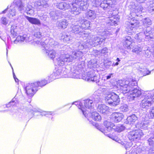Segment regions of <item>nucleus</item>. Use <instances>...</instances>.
<instances>
[{"mask_svg":"<svg viewBox=\"0 0 154 154\" xmlns=\"http://www.w3.org/2000/svg\"><path fill=\"white\" fill-rule=\"evenodd\" d=\"M136 81L132 80L131 81H123L120 84V88L122 91V93L126 94L129 92L131 94V97L133 98V100L140 97L141 94L140 90L134 86L137 85Z\"/></svg>","mask_w":154,"mask_h":154,"instance_id":"obj_1","label":"nucleus"},{"mask_svg":"<svg viewBox=\"0 0 154 154\" xmlns=\"http://www.w3.org/2000/svg\"><path fill=\"white\" fill-rule=\"evenodd\" d=\"M72 77L76 79H82L89 82H96L98 85L99 82L100 76L96 75L94 71H91L88 72L86 77L82 76L81 74H79V72L75 70L72 73Z\"/></svg>","mask_w":154,"mask_h":154,"instance_id":"obj_2","label":"nucleus"},{"mask_svg":"<svg viewBox=\"0 0 154 154\" xmlns=\"http://www.w3.org/2000/svg\"><path fill=\"white\" fill-rule=\"evenodd\" d=\"M72 50V49L69 47L67 46L66 48V50L65 51V52H64L63 50L58 51L57 52V55H58L59 56H57V57L54 60L55 64L56 66H62L69 63L68 57V56L66 53V52L68 53L69 52L71 51Z\"/></svg>","mask_w":154,"mask_h":154,"instance_id":"obj_3","label":"nucleus"},{"mask_svg":"<svg viewBox=\"0 0 154 154\" xmlns=\"http://www.w3.org/2000/svg\"><path fill=\"white\" fill-rule=\"evenodd\" d=\"M15 3L17 9L21 13L26 12L27 14L29 16L34 14V11L32 6L29 4L27 0H17Z\"/></svg>","mask_w":154,"mask_h":154,"instance_id":"obj_4","label":"nucleus"},{"mask_svg":"<svg viewBox=\"0 0 154 154\" xmlns=\"http://www.w3.org/2000/svg\"><path fill=\"white\" fill-rule=\"evenodd\" d=\"M79 103V108L81 109L84 116L87 118L90 111L87 110L86 109H88V110L93 109L94 106L93 101L91 99H88L82 101Z\"/></svg>","mask_w":154,"mask_h":154,"instance_id":"obj_5","label":"nucleus"},{"mask_svg":"<svg viewBox=\"0 0 154 154\" xmlns=\"http://www.w3.org/2000/svg\"><path fill=\"white\" fill-rule=\"evenodd\" d=\"M106 95L105 97L106 103L113 106L119 104L120 98L119 95L116 93L111 91H108L106 93Z\"/></svg>","mask_w":154,"mask_h":154,"instance_id":"obj_6","label":"nucleus"},{"mask_svg":"<svg viewBox=\"0 0 154 154\" xmlns=\"http://www.w3.org/2000/svg\"><path fill=\"white\" fill-rule=\"evenodd\" d=\"M139 3H136L132 5L130 14L133 17H141L142 15L140 14L142 13L143 10V7L140 3L143 2L146 0H136Z\"/></svg>","mask_w":154,"mask_h":154,"instance_id":"obj_7","label":"nucleus"},{"mask_svg":"<svg viewBox=\"0 0 154 154\" xmlns=\"http://www.w3.org/2000/svg\"><path fill=\"white\" fill-rule=\"evenodd\" d=\"M103 124L106 127V130L109 131H113L120 132L123 131L125 128L123 125H119L115 126L113 123L107 121H105Z\"/></svg>","mask_w":154,"mask_h":154,"instance_id":"obj_8","label":"nucleus"},{"mask_svg":"<svg viewBox=\"0 0 154 154\" xmlns=\"http://www.w3.org/2000/svg\"><path fill=\"white\" fill-rule=\"evenodd\" d=\"M152 96L151 94H147L145 95L144 99L141 101L140 103V107L147 109L153 104L152 100L150 98Z\"/></svg>","mask_w":154,"mask_h":154,"instance_id":"obj_9","label":"nucleus"},{"mask_svg":"<svg viewBox=\"0 0 154 154\" xmlns=\"http://www.w3.org/2000/svg\"><path fill=\"white\" fill-rule=\"evenodd\" d=\"M143 135L142 130L139 129L130 132L128 133V137L130 140L134 141H135L136 140H139Z\"/></svg>","mask_w":154,"mask_h":154,"instance_id":"obj_10","label":"nucleus"},{"mask_svg":"<svg viewBox=\"0 0 154 154\" xmlns=\"http://www.w3.org/2000/svg\"><path fill=\"white\" fill-rule=\"evenodd\" d=\"M39 43L45 50L48 49L49 46L52 47H55L59 44L58 42L55 41L53 39H46L45 40L44 42H40V41H39L38 44Z\"/></svg>","mask_w":154,"mask_h":154,"instance_id":"obj_11","label":"nucleus"},{"mask_svg":"<svg viewBox=\"0 0 154 154\" xmlns=\"http://www.w3.org/2000/svg\"><path fill=\"white\" fill-rule=\"evenodd\" d=\"M72 54L69 55L68 54H67L68 56V59L69 62H75L79 60L82 57L83 53L81 51H72Z\"/></svg>","mask_w":154,"mask_h":154,"instance_id":"obj_12","label":"nucleus"},{"mask_svg":"<svg viewBox=\"0 0 154 154\" xmlns=\"http://www.w3.org/2000/svg\"><path fill=\"white\" fill-rule=\"evenodd\" d=\"M72 54L69 55L68 54H67L68 56V59L69 62H75L79 60L82 57L83 53L81 51H72Z\"/></svg>","mask_w":154,"mask_h":154,"instance_id":"obj_13","label":"nucleus"},{"mask_svg":"<svg viewBox=\"0 0 154 154\" xmlns=\"http://www.w3.org/2000/svg\"><path fill=\"white\" fill-rule=\"evenodd\" d=\"M33 83H28L25 87L26 93L30 97H32L38 90L37 87H36Z\"/></svg>","mask_w":154,"mask_h":154,"instance_id":"obj_14","label":"nucleus"},{"mask_svg":"<svg viewBox=\"0 0 154 154\" xmlns=\"http://www.w3.org/2000/svg\"><path fill=\"white\" fill-rule=\"evenodd\" d=\"M82 0H73L72 3H70L71 12L75 15H77L80 13V10L78 7Z\"/></svg>","mask_w":154,"mask_h":154,"instance_id":"obj_15","label":"nucleus"},{"mask_svg":"<svg viewBox=\"0 0 154 154\" xmlns=\"http://www.w3.org/2000/svg\"><path fill=\"white\" fill-rule=\"evenodd\" d=\"M97 10H89L85 14V17L89 20H93L96 17Z\"/></svg>","mask_w":154,"mask_h":154,"instance_id":"obj_16","label":"nucleus"},{"mask_svg":"<svg viewBox=\"0 0 154 154\" xmlns=\"http://www.w3.org/2000/svg\"><path fill=\"white\" fill-rule=\"evenodd\" d=\"M123 118L122 114L119 112L113 113L112 115V120L115 122L121 121Z\"/></svg>","mask_w":154,"mask_h":154,"instance_id":"obj_17","label":"nucleus"},{"mask_svg":"<svg viewBox=\"0 0 154 154\" xmlns=\"http://www.w3.org/2000/svg\"><path fill=\"white\" fill-rule=\"evenodd\" d=\"M113 4L112 0H105L101 2L100 7L104 10H106L107 8L109 9V8L112 7Z\"/></svg>","mask_w":154,"mask_h":154,"instance_id":"obj_18","label":"nucleus"},{"mask_svg":"<svg viewBox=\"0 0 154 154\" xmlns=\"http://www.w3.org/2000/svg\"><path fill=\"white\" fill-rule=\"evenodd\" d=\"M68 23L65 19L58 21L56 23V26L59 29H64L68 25Z\"/></svg>","mask_w":154,"mask_h":154,"instance_id":"obj_19","label":"nucleus"},{"mask_svg":"<svg viewBox=\"0 0 154 154\" xmlns=\"http://www.w3.org/2000/svg\"><path fill=\"white\" fill-rule=\"evenodd\" d=\"M100 91L99 90L96 91L94 92L91 97V100L93 101V102L97 103L99 102L100 99Z\"/></svg>","mask_w":154,"mask_h":154,"instance_id":"obj_20","label":"nucleus"},{"mask_svg":"<svg viewBox=\"0 0 154 154\" xmlns=\"http://www.w3.org/2000/svg\"><path fill=\"white\" fill-rule=\"evenodd\" d=\"M56 6L57 8L63 10L68 9L70 8H71V7L70 3H67L63 2L57 3Z\"/></svg>","mask_w":154,"mask_h":154,"instance_id":"obj_21","label":"nucleus"},{"mask_svg":"<svg viewBox=\"0 0 154 154\" xmlns=\"http://www.w3.org/2000/svg\"><path fill=\"white\" fill-rule=\"evenodd\" d=\"M48 49L45 50L44 48L42 50L45 52V53L48 55L49 58L53 59L55 57H57V53L54 50H52L49 51Z\"/></svg>","mask_w":154,"mask_h":154,"instance_id":"obj_22","label":"nucleus"},{"mask_svg":"<svg viewBox=\"0 0 154 154\" xmlns=\"http://www.w3.org/2000/svg\"><path fill=\"white\" fill-rule=\"evenodd\" d=\"M25 17L31 23L38 25H41L40 20L36 18L24 15Z\"/></svg>","mask_w":154,"mask_h":154,"instance_id":"obj_23","label":"nucleus"},{"mask_svg":"<svg viewBox=\"0 0 154 154\" xmlns=\"http://www.w3.org/2000/svg\"><path fill=\"white\" fill-rule=\"evenodd\" d=\"M91 116L92 118L95 121H99L101 120V117L99 114L96 111L90 110Z\"/></svg>","mask_w":154,"mask_h":154,"instance_id":"obj_24","label":"nucleus"},{"mask_svg":"<svg viewBox=\"0 0 154 154\" xmlns=\"http://www.w3.org/2000/svg\"><path fill=\"white\" fill-rule=\"evenodd\" d=\"M123 41L124 45L128 49H130L131 48L130 46L131 44V42L132 41V39L131 37L129 36H127L124 38Z\"/></svg>","mask_w":154,"mask_h":154,"instance_id":"obj_25","label":"nucleus"},{"mask_svg":"<svg viewBox=\"0 0 154 154\" xmlns=\"http://www.w3.org/2000/svg\"><path fill=\"white\" fill-rule=\"evenodd\" d=\"M92 38L93 39L96 47L99 45L101 44L102 42L104 41V39L101 38L100 36L98 35H92Z\"/></svg>","mask_w":154,"mask_h":154,"instance_id":"obj_26","label":"nucleus"},{"mask_svg":"<svg viewBox=\"0 0 154 154\" xmlns=\"http://www.w3.org/2000/svg\"><path fill=\"white\" fill-rule=\"evenodd\" d=\"M137 119L138 118L136 114H133L128 116L127 119L128 123L130 124H134Z\"/></svg>","mask_w":154,"mask_h":154,"instance_id":"obj_27","label":"nucleus"},{"mask_svg":"<svg viewBox=\"0 0 154 154\" xmlns=\"http://www.w3.org/2000/svg\"><path fill=\"white\" fill-rule=\"evenodd\" d=\"M109 107L104 104H100L98 105L97 108L98 111L102 113H106Z\"/></svg>","mask_w":154,"mask_h":154,"instance_id":"obj_28","label":"nucleus"},{"mask_svg":"<svg viewBox=\"0 0 154 154\" xmlns=\"http://www.w3.org/2000/svg\"><path fill=\"white\" fill-rule=\"evenodd\" d=\"M61 38L63 39L64 41L66 42H68L72 38V37L68 32H63L61 33Z\"/></svg>","mask_w":154,"mask_h":154,"instance_id":"obj_29","label":"nucleus"},{"mask_svg":"<svg viewBox=\"0 0 154 154\" xmlns=\"http://www.w3.org/2000/svg\"><path fill=\"white\" fill-rule=\"evenodd\" d=\"M83 30L81 28L80 25H75L72 27L71 31L75 34L82 32Z\"/></svg>","mask_w":154,"mask_h":154,"instance_id":"obj_30","label":"nucleus"},{"mask_svg":"<svg viewBox=\"0 0 154 154\" xmlns=\"http://www.w3.org/2000/svg\"><path fill=\"white\" fill-rule=\"evenodd\" d=\"M133 147H134L135 148L134 150L137 154H145L146 153V150L142 146H138L135 145L133 146Z\"/></svg>","mask_w":154,"mask_h":154,"instance_id":"obj_31","label":"nucleus"},{"mask_svg":"<svg viewBox=\"0 0 154 154\" xmlns=\"http://www.w3.org/2000/svg\"><path fill=\"white\" fill-rule=\"evenodd\" d=\"M90 123L91 124H92L93 125L95 126V127L97 129L100 131L102 133H103L105 135L107 136L108 137H109L110 138L111 137V135H109V134H106V133L105 132L106 130L102 128L97 123L93 122H90Z\"/></svg>","mask_w":154,"mask_h":154,"instance_id":"obj_32","label":"nucleus"},{"mask_svg":"<svg viewBox=\"0 0 154 154\" xmlns=\"http://www.w3.org/2000/svg\"><path fill=\"white\" fill-rule=\"evenodd\" d=\"M150 137L147 140L150 146H154V130L151 131L150 133Z\"/></svg>","mask_w":154,"mask_h":154,"instance_id":"obj_33","label":"nucleus"},{"mask_svg":"<svg viewBox=\"0 0 154 154\" xmlns=\"http://www.w3.org/2000/svg\"><path fill=\"white\" fill-rule=\"evenodd\" d=\"M137 20L132 18L131 21L128 24V28L130 29L131 30H132L133 29L135 28V27L137 25Z\"/></svg>","mask_w":154,"mask_h":154,"instance_id":"obj_34","label":"nucleus"},{"mask_svg":"<svg viewBox=\"0 0 154 154\" xmlns=\"http://www.w3.org/2000/svg\"><path fill=\"white\" fill-rule=\"evenodd\" d=\"M88 7V5L87 4V2L86 1H82V2L79 4V6L78 7V8H79L80 13V11H85L86 10Z\"/></svg>","mask_w":154,"mask_h":154,"instance_id":"obj_35","label":"nucleus"},{"mask_svg":"<svg viewBox=\"0 0 154 154\" xmlns=\"http://www.w3.org/2000/svg\"><path fill=\"white\" fill-rule=\"evenodd\" d=\"M80 26L83 29H89L90 26V22L88 20L83 21L81 22Z\"/></svg>","mask_w":154,"mask_h":154,"instance_id":"obj_36","label":"nucleus"},{"mask_svg":"<svg viewBox=\"0 0 154 154\" xmlns=\"http://www.w3.org/2000/svg\"><path fill=\"white\" fill-rule=\"evenodd\" d=\"M82 42L78 41L77 42L74 43L73 46V48L75 49L83 50L84 48V46Z\"/></svg>","mask_w":154,"mask_h":154,"instance_id":"obj_37","label":"nucleus"},{"mask_svg":"<svg viewBox=\"0 0 154 154\" xmlns=\"http://www.w3.org/2000/svg\"><path fill=\"white\" fill-rule=\"evenodd\" d=\"M28 38L25 35L23 36H18L14 41V42L15 43H16L17 42H23L24 41L26 42Z\"/></svg>","mask_w":154,"mask_h":154,"instance_id":"obj_38","label":"nucleus"},{"mask_svg":"<svg viewBox=\"0 0 154 154\" xmlns=\"http://www.w3.org/2000/svg\"><path fill=\"white\" fill-rule=\"evenodd\" d=\"M143 34L145 37L148 38V36L150 35V34L154 35V32L151 31L150 27L148 26L143 29Z\"/></svg>","mask_w":154,"mask_h":154,"instance_id":"obj_39","label":"nucleus"},{"mask_svg":"<svg viewBox=\"0 0 154 154\" xmlns=\"http://www.w3.org/2000/svg\"><path fill=\"white\" fill-rule=\"evenodd\" d=\"M135 38L137 39V42H140L143 40H144L145 36L143 32H140L137 34L135 36Z\"/></svg>","mask_w":154,"mask_h":154,"instance_id":"obj_40","label":"nucleus"},{"mask_svg":"<svg viewBox=\"0 0 154 154\" xmlns=\"http://www.w3.org/2000/svg\"><path fill=\"white\" fill-rule=\"evenodd\" d=\"M148 126V125L147 122H141L140 123H138L136 125V127L139 129H146Z\"/></svg>","mask_w":154,"mask_h":154,"instance_id":"obj_41","label":"nucleus"},{"mask_svg":"<svg viewBox=\"0 0 154 154\" xmlns=\"http://www.w3.org/2000/svg\"><path fill=\"white\" fill-rule=\"evenodd\" d=\"M36 4L38 6H42L45 8H46L48 6V4L45 0H39L37 2Z\"/></svg>","mask_w":154,"mask_h":154,"instance_id":"obj_42","label":"nucleus"},{"mask_svg":"<svg viewBox=\"0 0 154 154\" xmlns=\"http://www.w3.org/2000/svg\"><path fill=\"white\" fill-rule=\"evenodd\" d=\"M15 9L14 8H13L12 9H10L9 10L7 16L9 18H11L13 16H15Z\"/></svg>","mask_w":154,"mask_h":154,"instance_id":"obj_43","label":"nucleus"},{"mask_svg":"<svg viewBox=\"0 0 154 154\" xmlns=\"http://www.w3.org/2000/svg\"><path fill=\"white\" fill-rule=\"evenodd\" d=\"M148 8L150 11H154V0H149L146 3Z\"/></svg>","mask_w":154,"mask_h":154,"instance_id":"obj_44","label":"nucleus"},{"mask_svg":"<svg viewBox=\"0 0 154 154\" xmlns=\"http://www.w3.org/2000/svg\"><path fill=\"white\" fill-rule=\"evenodd\" d=\"M48 83L47 81L45 80H43L41 82H35L34 83V85H35L36 87L38 86H43L45 85Z\"/></svg>","mask_w":154,"mask_h":154,"instance_id":"obj_45","label":"nucleus"},{"mask_svg":"<svg viewBox=\"0 0 154 154\" xmlns=\"http://www.w3.org/2000/svg\"><path fill=\"white\" fill-rule=\"evenodd\" d=\"M91 38L89 41H87L86 43V46L88 47H91V46L92 47H96L93 39L92 38V35H90Z\"/></svg>","mask_w":154,"mask_h":154,"instance_id":"obj_46","label":"nucleus"},{"mask_svg":"<svg viewBox=\"0 0 154 154\" xmlns=\"http://www.w3.org/2000/svg\"><path fill=\"white\" fill-rule=\"evenodd\" d=\"M17 26L15 25L12 26L11 27V32L13 36V38L17 35Z\"/></svg>","mask_w":154,"mask_h":154,"instance_id":"obj_47","label":"nucleus"},{"mask_svg":"<svg viewBox=\"0 0 154 154\" xmlns=\"http://www.w3.org/2000/svg\"><path fill=\"white\" fill-rule=\"evenodd\" d=\"M50 18L52 20L55 21L58 18V15L54 11H51L50 13Z\"/></svg>","mask_w":154,"mask_h":154,"instance_id":"obj_48","label":"nucleus"},{"mask_svg":"<svg viewBox=\"0 0 154 154\" xmlns=\"http://www.w3.org/2000/svg\"><path fill=\"white\" fill-rule=\"evenodd\" d=\"M118 21L117 19L116 18H114L113 19H110L109 20V21L108 23V24L110 26H116V24H117V23Z\"/></svg>","mask_w":154,"mask_h":154,"instance_id":"obj_49","label":"nucleus"},{"mask_svg":"<svg viewBox=\"0 0 154 154\" xmlns=\"http://www.w3.org/2000/svg\"><path fill=\"white\" fill-rule=\"evenodd\" d=\"M120 111L122 112H126L128 110V107L126 104H124L121 106L119 108Z\"/></svg>","mask_w":154,"mask_h":154,"instance_id":"obj_50","label":"nucleus"},{"mask_svg":"<svg viewBox=\"0 0 154 154\" xmlns=\"http://www.w3.org/2000/svg\"><path fill=\"white\" fill-rule=\"evenodd\" d=\"M143 22L144 26H147L151 25V21L149 18H145L143 20Z\"/></svg>","mask_w":154,"mask_h":154,"instance_id":"obj_51","label":"nucleus"},{"mask_svg":"<svg viewBox=\"0 0 154 154\" xmlns=\"http://www.w3.org/2000/svg\"><path fill=\"white\" fill-rule=\"evenodd\" d=\"M15 99L14 98H13L11 101L6 105V107L8 108L10 107L11 106H15L16 103V101H15Z\"/></svg>","mask_w":154,"mask_h":154,"instance_id":"obj_52","label":"nucleus"},{"mask_svg":"<svg viewBox=\"0 0 154 154\" xmlns=\"http://www.w3.org/2000/svg\"><path fill=\"white\" fill-rule=\"evenodd\" d=\"M142 51V48L140 47H136L132 50V51L133 52L137 54H139Z\"/></svg>","mask_w":154,"mask_h":154,"instance_id":"obj_53","label":"nucleus"},{"mask_svg":"<svg viewBox=\"0 0 154 154\" xmlns=\"http://www.w3.org/2000/svg\"><path fill=\"white\" fill-rule=\"evenodd\" d=\"M149 118H154V106L152 107V108L149 110Z\"/></svg>","mask_w":154,"mask_h":154,"instance_id":"obj_54","label":"nucleus"},{"mask_svg":"<svg viewBox=\"0 0 154 154\" xmlns=\"http://www.w3.org/2000/svg\"><path fill=\"white\" fill-rule=\"evenodd\" d=\"M8 22V20L5 17H2L1 19V23L5 25L7 24Z\"/></svg>","mask_w":154,"mask_h":154,"instance_id":"obj_55","label":"nucleus"},{"mask_svg":"<svg viewBox=\"0 0 154 154\" xmlns=\"http://www.w3.org/2000/svg\"><path fill=\"white\" fill-rule=\"evenodd\" d=\"M43 35V34L39 31H38L35 33L34 36L37 38H40Z\"/></svg>","mask_w":154,"mask_h":154,"instance_id":"obj_56","label":"nucleus"},{"mask_svg":"<svg viewBox=\"0 0 154 154\" xmlns=\"http://www.w3.org/2000/svg\"><path fill=\"white\" fill-rule=\"evenodd\" d=\"M63 70L61 69H59L56 70L55 72L53 74L54 75H61L62 73Z\"/></svg>","mask_w":154,"mask_h":154,"instance_id":"obj_57","label":"nucleus"},{"mask_svg":"<svg viewBox=\"0 0 154 154\" xmlns=\"http://www.w3.org/2000/svg\"><path fill=\"white\" fill-rule=\"evenodd\" d=\"M108 52V49L106 47L104 48L101 51V53L102 54H105Z\"/></svg>","mask_w":154,"mask_h":154,"instance_id":"obj_58","label":"nucleus"},{"mask_svg":"<svg viewBox=\"0 0 154 154\" xmlns=\"http://www.w3.org/2000/svg\"><path fill=\"white\" fill-rule=\"evenodd\" d=\"M154 37V35H153V34H150V35L148 36V38L145 37V38L146 40H148L149 41V40H151L153 39Z\"/></svg>","mask_w":154,"mask_h":154,"instance_id":"obj_59","label":"nucleus"},{"mask_svg":"<svg viewBox=\"0 0 154 154\" xmlns=\"http://www.w3.org/2000/svg\"><path fill=\"white\" fill-rule=\"evenodd\" d=\"M114 74L113 73H110L108 75L106 76V80H108L110 79L111 78L113 77Z\"/></svg>","mask_w":154,"mask_h":154,"instance_id":"obj_60","label":"nucleus"},{"mask_svg":"<svg viewBox=\"0 0 154 154\" xmlns=\"http://www.w3.org/2000/svg\"><path fill=\"white\" fill-rule=\"evenodd\" d=\"M148 94H152V96L150 98L152 100L153 103L154 102V93L150 91Z\"/></svg>","mask_w":154,"mask_h":154,"instance_id":"obj_61","label":"nucleus"},{"mask_svg":"<svg viewBox=\"0 0 154 154\" xmlns=\"http://www.w3.org/2000/svg\"><path fill=\"white\" fill-rule=\"evenodd\" d=\"M135 148L134 147H133V146L132 147L131 154H137V153L135 152L136 151L134 150L135 149Z\"/></svg>","mask_w":154,"mask_h":154,"instance_id":"obj_62","label":"nucleus"},{"mask_svg":"<svg viewBox=\"0 0 154 154\" xmlns=\"http://www.w3.org/2000/svg\"><path fill=\"white\" fill-rule=\"evenodd\" d=\"M144 73L143 76L148 75L151 72L146 69L145 72H143Z\"/></svg>","mask_w":154,"mask_h":154,"instance_id":"obj_63","label":"nucleus"},{"mask_svg":"<svg viewBox=\"0 0 154 154\" xmlns=\"http://www.w3.org/2000/svg\"><path fill=\"white\" fill-rule=\"evenodd\" d=\"M39 112L38 109H31L30 110V112H31L32 113V115H33L34 114L33 113V112Z\"/></svg>","mask_w":154,"mask_h":154,"instance_id":"obj_64","label":"nucleus"}]
</instances>
